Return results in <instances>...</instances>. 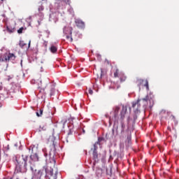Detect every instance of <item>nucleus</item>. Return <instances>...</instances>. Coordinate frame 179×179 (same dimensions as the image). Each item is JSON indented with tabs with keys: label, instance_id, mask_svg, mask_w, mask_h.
<instances>
[{
	"label": "nucleus",
	"instance_id": "nucleus-1",
	"mask_svg": "<svg viewBox=\"0 0 179 179\" xmlns=\"http://www.w3.org/2000/svg\"><path fill=\"white\" fill-rule=\"evenodd\" d=\"M27 155H22L18 158H16V169H18L21 173H24L27 171Z\"/></svg>",
	"mask_w": 179,
	"mask_h": 179
},
{
	"label": "nucleus",
	"instance_id": "nucleus-2",
	"mask_svg": "<svg viewBox=\"0 0 179 179\" xmlns=\"http://www.w3.org/2000/svg\"><path fill=\"white\" fill-rule=\"evenodd\" d=\"M10 59L15 61L16 56L13 53H5L3 55H0V62H9Z\"/></svg>",
	"mask_w": 179,
	"mask_h": 179
},
{
	"label": "nucleus",
	"instance_id": "nucleus-3",
	"mask_svg": "<svg viewBox=\"0 0 179 179\" xmlns=\"http://www.w3.org/2000/svg\"><path fill=\"white\" fill-rule=\"evenodd\" d=\"M99 142H101V138H99L98 139ZM99 142H96L95 144H94V148L93 153H92V159L94 161V164H96V163H99V154L97 153V145H99Z\"/></svg>",
	"mask_w": 179,
	"mask_h": 179
},
{
	"label": "nucleus",
	"instance_id": "nucleus-4",
	"mask_svg": "<svg viewBox=\"0 0 179 179\" xmlns=\"http://www.w3.org/2000/svg\"><path fill=\"white\" fill-rule=\"evenodd\" d=\"M141 101H146V102L150 101V108L153 107V100H152V98H150L149 96V95H147L145 98L141 99H138L136 103H133V104H132L133 108H135V107H136V106H140L141 105L139 104V103H141Z\"/></svg>",
	"mask_w": 179,
	"mask_h": 179
},
{
	"label": "nucleus",
	"instance_id": "nucleus-5",
	"mask_svg": "<svg viewBox=\"0 0 179 179\" xmlns=\"http://www.w3.org/2000/svg\"><path fill=\"white\" fill-rule=\"evenodd\" d=\"M48 83H50V82H48V80H38V89H41L39 90L40 93H44L45 87H47V85H48Z\"/></svg>",
	"mask_w": 179,
	"mask_h": 179
},
{
	"label": "nucleus",
	"instance_id": "nucleus-6",
	"mask_svg": "<svg viewBox=\"0 0 179 179\" xmlns=\"http://www.w3.org/2000/svg\"><path fill=\"white\" fill-rule=\"evenodd\" d=\"M30 159H31V161L29 162V167L31 171H33L34 170L33 167H34L35 166L34 162H38V155L37 154L31 155L30 156Z\"/></svg>",
	"mask_w": 179,
	"mask_h": 179
},
{
	"label": "nucleus",
	"instance_id": "nucleus-7",
	"mask_svg": "<svg viewBox=\"0 0 179 179\" xmlns=\"http://www.w3.org/2000/svg\"><path fill=\"white\" fill-rule=\"evenodd\" d=\"M143 82H145V87H146L147 90H149V81H148V80H144L143 79L141 78L136 80V84L138 87H141L142 85H143Z\"/></svg>",
	"mask_w": 179,
	"mask_h": 179
},
{
	"label": "nucleus",
	"instance_id": "nucleus-8",
	"mask_svg": "<svg viewBox=\"0 0 179 179\" xmlns=\"http://www.w3.org/2000/svg\"><path fill=\"white\" fill-rule=\"evenodd\" d=\"M75 23L79 29H83L85 27V22L82 20L77 19L75 20Z\"/></svg>",
	"mask_w": 179,
	"mask_h": 179
},
{
	"label": "nucleus",
	"instance_id": "nucleus-9",
	"mask_svg": "<svg viewBox=\"0 0 179 179\" xmlns=\"http://www.w3.org/2000/svg\"><path fill=\"white\" fill-rule=\"evenodd\" d=\"M127 106H123L122 110L120 112V118L121 120H124V118H125V115L127 114Z\"/></svg>",
	"mask_w": 179,
	"mask_h": 179
},
{
	"label": "nucleus",
	"instance_id": "nucleus-10",
	"mask_svg": "<svg viewBox=\"0 0 179 179\" xmlns=\"http://www.w3.org/2000/svg\"><path fill=\"white\" fill-rule=\"evenodd\" d=\"M72 30H73V29H72V27H64V34H66V35L69 34V36H71V34H72Z\"/></svg>",
	"mask_w": 179,
	"mask_h": 179
},
{
	"label": "nucleus",
	"instance_id": "nucleus-11",
	"mask_svg": "<svg viewBox=\"0 0 179 179\" xmlns=\"http://www.w3.org/2000/svg\"><path fill=\"white\" fill-rule=\"evenodd\" d=\"M118 113H120V107L119 106H115L114 108V117L115 118L118 117Z\"/></svg>",
	"mask_w": 179,
	"mask_h": 179
},
{
	"label": "nucleus",
	"instance_id": "nucleus-12",
	"mask_svg": "<svg viewBox=\"0 0 179 179\" xmlns=\"http://www.w3.org/2000/svg\"><path fill=\"white\" fill-rule=\"evenodd\" d=\"M43 176H44V169H40L38 171V179H41Z\"/></svg>",
	"mask_w": 179,
	"mask_h": 179
},
{
	"label": "nucleus",
	"instance_id": "nucleus-13",
	"mask_svg": "<svg viewBox=\"0 0 179 179\" xmlns=\"http://www.w3.org/2000/svg\"><path fill=\"white\" fill-rule=\"evenodd\" d=\"M127 139L125 142H127L128 143H129L131 142V139H132V137L131 136V133H129V131H127Z\"/></svg>",
	"mask_w": 179,
	"mask_h": 179
},
{
	"label": "nucleus",
	"instance_id": "nucleus-14",
	"mask_svg": "<svg viewBox=\"0 0 179 179\" xmlns=\"http://www.w3.org/2000/svg\"><path fill=\"white\" fill-rule=\"evenodd\" d=\"M121 73L120 72V69H116L114 72V78H120Z\"/></svg>",
	"mask_w": 179,
	"mask_h": 179
},
{
	"label": "nucleus",
	"instance_id": "nucleus-15",
	"mask_svg": "<svg viewBox=\"0 0 179 179\" xmlns=\"http://www.w3.org/2000/svg\"><path fill=\"white\" fill-rule=\"evenodd\" d=\"M6 30L8 31V33H13L15 31V27H9L6 26Z\"/></svg>",
	"mask_w": 179,
	"mask_h": 179
},
{
	"label": "nucleus",
	"instance_id": "nucleus-16",
	"mask_svg": "<svg viewBox=\"0 0 179 179\" xmlns=\"http://www.w3.org/2000/svg\"><path fill=\"white\" fill-rule=\"evenodd\" d=\"M119 78L120 79V82H125V80H127V77L122 73H120V76Z\"/></svg>",
	"mask_w": 179,
	"mask_h": 179
},
{
	"label": "nucleus",
	"instance_id": "nucleus-17",
	"mask_svg": "<svg viewBox=\"0 0 179 179\" xmlns=\"http://www.w3.org/2000/svg\"><path fill=\"white\" fill-rule=\"evenodd\" d=\"M121 135H124V134L125 133V124H124V122L121 123Z\"/></svg>",
	"mask_w": 179,
	"mask_h": 179
},
{
	"label": "nucleus",
	"instance_id": "nucleus-18",
	"mask_svg": "<svg viewBox=\"0 0 179 179\" xmlns=\"http://www.w3.org/2000/svg\"><path fill=\"white\" fill-rule=\"evenodd\" d=\"M50 51L52 52V54H55V52H57V47L54 46V45H52L50 48Z\"/></svg>",
	"mask_w": 179,
	"mask_h": 179
},
{
	"label": "nucleus",
	"instance_id": "nucleus-19",
	"mask_svg": "<svg viewBox=\"0 0 179 179\" xmlns=\"http://www.w3.org/2000/svg\"><path fill=\"white\" fill-rule=\"evenodd\" d=\"M66 38H67L70 41V43H72L73 41L72 35H69V34L66 35Z\"/></svg>",
	"mask_w": 179,
	"mask_h": 179
},
{
	"label": "nucleus",
	"instance_id": "nucleus-20",
	"mask_svg": "<svg viewBox=\"0 0 179 179\" xmlns=\"http://www.w3.org/2000/svg\"><path fill=\"white\" fill-rule=\"evenodd\" d=\"M43 108H40L39 112H36L37 117H41V115H43Z\"/></svg>",
	"mask_w": 179,
	"mask_h": 179
},
{
	"label": "nucleus",
	"instance_id": "nucleus-21",
	"mask_svg": "<svg viewBox=\"0 0 179 179\" xmlns=\"http://www.w3.org/2000/svg\"><path fill=\"white\" fill-rule=\"evenodd\" d=\"M26 45H27V44H26L24 41H22L20 42V47H21L22 48H24Z\"/></svg>",
	"mask_w": 179,
	"mask_h": 179
},
{
	"label": "nucleus",
	"instance_id": "nucleus-22",
	"mask_svg": "<svg viewBox=\"0 0 179 179\" xmlns=\"http://www.w3.org/2000/svg\"><path fill=\"white\" fill-rule=\"evenodd\" d=\"M112 135L113 136H117V135H118V130H116L115 133V130L114 129H112Z\"/></svg>",
	"mask_w": 179,
	"mask_h": 179
},
{
	"label": "nucleus",
	"instance_id": "nucleus-23",
	"mask_svg": "<svg viewBox=\"0 0 179 179\" xmlns=\"http://www.w3.org/2000/svg\"><path fill=\"white\" fill-rule=\"evenodd\" d=\"M55 89V85L52 84V85H51L50 96H52V94L54 93Z\"/></svg>",
	"mask_w": 179,
	"mask_h": 179
},
{
	"label": "nucleus",
	"instance_id": "nucleus-24",
	"mask_svg": "<svg viewBox=\"0 0 179 179\" xmlns=\"http://www.w3.org/2000/svg\"><path fill=\"white\" fill-rule=\"evenodd\" d=\"M23 30H24V27H21L17 30V33L18 34H22V33H23Z\"/></svg>",
	"mask_w": 179,
	"mask_h": 179
},
{
	"label": "nucleus",
	"instance_id": "nucleus-25",
	"mask_svg": "<svg viewBox=\"0 0 179 179\" xmlns=\"http://www.w3.org/2000/svg\"><path fill=\"white\" fill-rule=\"evenodd\" d=\"M38 12H42V10H44V7L43 6H41L38 8Z\"/></svg>",
	"mask_w": 179,
	"mask_h": 179
},
{
	"label": "nucleus",
	"instance_id": "nucleus-26",
	"mask_svg": "<svg viewBox=\"0 0 179 179\" xmlns=\"http://www.w3.org/2000/svg\"><path fill=\"white\" fill-rule=\"evenodd\" d=\"M63 2H65L67 5H71V0H63Z\"/></svg>",
	"mask_w": 179,
	"mask_h": 179
},
{
	"label": "nucleus",
	"instance_id": "nucleus-27",
	"mask_svg": "<svg viewBox=\"0 0 179 179\" xmlns=\"http://www.w3.org/2000/svg\"><path fill=\"white\" fill-rule=\"evenodd\" d=\"M88 92H89V94H91V95L93 94V90L91 88H89Z\"/></svg>",
	"mask_w": 179,
	"mask_h": 179
},
{
	"label": "nucleus",
	"instance_id": "nucleus-28",
	"mask_svg": "<svg viewBox=\"0 0 179 179\" xmlns=\"http://www.w3.org/2000/svg\"><path fill=\"white\" fill-rule=\"evenodd\" d=\"M52 147L54 148V150H56V149H55V143H52Z\"/></svg>",
	"mask_w": 179,
	"mask_h": 179
},
{
	"label": "nucleus",
	"instance_id": "nucleus-29",
	"mask_svg": "<svg viewBox=\"0 0 179 179\" xmlns=\"http://www.w3.org/2000/svg\"><path fill=\"white\" fill-rule=\"evenodd\" d=\"M16 179H27L26 178H24V176H22L21 178H17Z\"/></svg>",
	"mask_w": 179,
	"mask_h": 179
},
{
	"label": "nucleus",
	"instance_id": "nucleus-30",
	"mask_svg": "<svg viewBox=\"0 0 179 179\" xmlns=\"http://www.w3.org/2000/svg\"><path fill=\"white\" fill-rule=\"evenodd\" d=\"M31 43V41H29V44H28V48H30V43Z\"/></svg>",
	"mask_w": 179,
	"mask_h": 179
},
{
	"label": "nucleus",
	"instance_id": "nucleus-31",
	"mask_svg": "<svg viewBox=\"0 0 179 179\" xmlns=\"http://www.w3.org/2000/svg\"><path fill=\"white\" fill-rule=\"evenodd\" d=\"M54 179H57V174L55 175Z\"/></svg>",
	"mask_w": 179,
	"mask_h": 179
},
{
	"label": "nucleus",
	"instance_id": "nucleus-32",
	"mask_svg": "<svg viewBox=\"0 0 179 179\" xmlns=\"http://www.w3.org/2000/svg\"><path fill=\"white\" fill-rule=\"evenodd\" d=\"M45 174H47V169L46 168L45 169Z\"/></svg>",
	"mask_w": 179,
	"mask_h": 179
},
{
	"label": "nucleus",
	"instance_id": "nucleus-33",
	"mask_svg": "<svg viewBox=\"0 0 179 179\" xmlns=\"http://www.w3.org/2000/svg\"><path fill=\"white\" fill-rule=\"evenodd\" d=\"M101 73H103V69H101Z\"/></svg>",
	"mask_w": 179,
	"mask_h": 179
},
{
	"label": "nucleus",
	"instance_id": "nucleus-34",
	"mask_svg": "<svg viewBox=\"0 0 179 179\" xmlns=\"http://www.w3.org/2000/svg\"><path fill=\"white\" fill-rule=\"evenodd\" d=\"M101 76H102V75H101H101H100V78H101Z\"/></svg>",
	"mask_w": 179,
	"mask_h": 179
},
{
	"label": "nucleus",
	"instance_id": "nucleus-35",
	"mask_svg": "<svg viewBox=\"0 0 179 179\" xmlns=\"http://www.w3.org/2000/svg\"><path fill=\"white\" fill-rule=\"evenodd\" d=\"M136 111H138V108H136Z\"/></svg>",
	"mask_w": 179,
	"mask_h": 179
},
{
	"label": "nucleus",
	"instance_id": "nucleus-36",
	"mask_svg": "<svg viewBox=\"0 0 179 179\" xmlns=\"http://www.w3.org/2000/svg\"><path fill=\"white\" fill-rule=\"evenodd\" d=\"M2 2H3V0H1Z\"/></svg>",
	"mask_w": 179,
	"mask_h": 179
},
{
	"label": "nucleus",
	"instance_id": "nucleus-37",
	"mask_svg": "<svg viewBox=\"0 0 179 179\" xmlns=\"http://www.w3.org/2000/svg\"><path fill=\"white\" fill-rule=\"evenodd\" d=\"M113 136H112V138H113Z\"/></svg>",
	"mask_w": 179,
	"mask_h": 179
}]
</instances>
